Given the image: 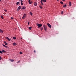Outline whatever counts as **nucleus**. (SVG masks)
<instances>
[{
  "instance_id": "nucleus-6",
  "label": "nucleus",
  "mask_w": 76,
  "mask_h": 76,
  "mask_svg": "<svg viewBox=\"0 0 76 76\" xmlns=\"http://www.w3.org/2000/svg\"><path fill=\"white\" fill-rule=\"evenodd\" d=\"M47 25L48 27H49V28H51V25H50V24L48 23H47Z\"/></svg>"
},
{
  "instance_id": "nucleus-32",
  "label": "nucleus",
  "mask_w": 76,
  "mask_h": 76,
  "mask_svg": "<svg viewBox=\"0 0 76 76\" xmlns=\"http://www.w3.org/2000/svg\"><path fill=\"white\" fill-rule=\"evenodd\" d=\"M1 58H2L0 56V60H1Z\"/></svg>"
},
{
  "instance_id": "nucleus-35",
  "label": "nucleus",
  "mask_w": 76,
  "mask_h": 76,
  "mask_svg": "<svg viewBox=\"0 0 76 76\" xmlns=\"http://www.w3.org/2000/svg\"><path fill=\"white\" fill-rule=\"evenodd\" d=\"M11 19H13V17H11Z\"/></svg>"
},
{
  "instance_id": "nucleus-14",
  "label": "nucleus",
  "mask_w": 76,
  "mask_h": 76,
  "mask_svg": "<svg viewBox=\"0 0 76 76\" xmlns=\"http://www.w3.org/2000/svg\"><path fill=\"white\" fill-rule=\"evenodd\" d=\"M66 4H65L63 6V7H66Z\"/></svg>"
},
{
  "instance_id": "nucleus-15",
  "label": "nucleus",
  "mask_w": 76,
  "mask_h": 76,
  "mask_svg": "<svg viewBox=\"0 0 76 76\" xmlns=\"http://www.w3.org/2000/svg\"><path fill=\"white\" fill-rule=\"evenodd\" d=\"M13 45H17L15 42H14L13 43Z\"/></svg>"
},
{
  "instance_id": "nucleus-31",
  "label": "nucleus",
  "mask_w": 76,
  "mask_h": 76,
  "mask_svg": "<svg viewBox=\"0 0 76 76\" xmlns=\"http://www.w3.org/2000/svg\"><path fill=\"white\" fill-rule=\"evenodd\" d=\"M63 11H62L61 12V15H63Z\"/></svg>"
},
{
  "instance_id": "nucleus-41",
  "label": "nucleus",
  "mask_w": 76,
  "mask_h": 76,
  "mask_svg": "<svg viewBox=\"0 0 76 76\" xmlns=\"http://www.w3.org/2000/svg\"><path fill=\"white\" fill-rule=\"evenodd\" d=\"M22 39V38H21V39Z\"/></svg>"
},
{
  "instance_id": "nucleus-25",
  "label": "nucleus",
  "mask_w": 76,
  "mask_h": 76,
  "mask_svg": "<svg viewBox=\"0 0 76 76\" xmlns=\"http://www.w3.org/2000/svg\"><path fill=\"white\" fill-rule=\"evenodd\" d=\"M2 45H3V46H4V47H6V46L4 44H3Z\"/></svg>"
},
{
  "instance_id": "nucleus-36",
  "label": "nucleus",
  "mask_w": 76,
  "mask_h": 76,
  "mask_svg": "<svg viewBox=\"0 0 76 76\" xmlns=\"http://www.w3.org/2000/svg\"><path fill=\"white\" fill-rule=\"evenodd\" d=\"M20 61H18L17 62V63H19Z\"/></svg>"
},
{
  "instance_id": "nucleus-23",
  "label": "nucleus",
  "mask_w": 76,
  "mask_h": 76,
  "mask_svg": "<svg viewBox=\"0 0 76 76\" xmlns=\"http://www.w3.org/2000/svg\"><path fill=\"white\" fill-rule=\"evenodd\" d=\"M23 2V1H21V5H23V3H22V2Z\"/></svg>"
},
{
  "instance_id": "nucleus-34",
  "label": "nucleus",
  "mask_w": 76,
  "mask_h": 76,
  "mask_svg": "<svg viewBox=\"0 0 76 76\" xmlns=\"http://www.w3.org/2000/svg\"><path fill=\"white\" fill-rule=\"evenodd\" d=\"M4 11L5 12H7V10H4Z\"/></svg>"
},
{
  "instance_id": "nucleus-7",
  "label": "nucleus",
  "mask_w": 76,
  "mask_h": 76,
  "mask_svg": "<svg viewBox=\"0 0 76 76\" xmlns=\"http://www.w3.org/2000/svg\"><path fill=\"white\" fill-rule=\"evenodd\" d=\"M21 9V6H19L17 9L18 11H19V10H20Z\"/></svg>"
},
{
  "instance_id": "nucleus-21",
  "label": "nucleus",
  "mask_w": 76,
  "mask_h": 76,
  "mask_svg": "<svg viewBox=\"0 0 76 76\" xmlns=\"http://www.w3.org/2000/svg\"><path fill=\"white\" fill-rule=\"evenodd\" d=\"M1 18H2V19H4V17H3V16L1 15Z\"/></svg>"
},
{
  "instance_id": "nucleus-29",
  "label": "nucleus",
  "mask_w": 76,
  "mask_h": 76,
  "mask_svg": "<svg viewBox=\"0 0 76 76\" xmlns=\"http://www.w3.org/2000/svg\"><path fill=\"white\" fill-rule=\"evenodd\" d=\"M20 54H22V52H20Z\"/></svg>"
},
{
  "instance_id": "nucleus-40",
  "label": "nucleus",
  "mask_w": 76,
  "mask_h": 76,
  "mask_svg": "<svg viewBox=\"0 0 76 76\" xmlns=\"http://www.w3.org/2000/svg\"><path fill=\"white\" fill-rule=\"evenodd\" d=\"M1 1V0H0V1Z\"/></svg>"
},
{
  "instance_id": "nucleus-4",
  "label": "nucleus",
  "mask_w": 76,
  "mask_h": 76,
  "mask_svg": "<svg viewBox=\"0 0 76 76\" xmlns=\"http://www.w3.org/2000/svg\"><path fill=\"white\" fill-rule=\"evenodd\" d=\"M43 28L45 31H47V27L46 26H45V25H43Z\"/></svg>"
},
{
  "instance_id": "nucleus-20",
  "label": "nucleus",
  "mask_w": 76,
  "mask_h": 76,
  "mask_svg": "<svg viewBox=\"0 0 76 76\" xmlns=\"http://www.w3.org/2000/svg\"><path fill=\"white\" fill-rule=\"evenodd\" d=\"M39 7L40 8V9H42V7L41 6H39Z\"/></svg>"
},
{
  "instance_id": "nucleus-12",
  "label": "nucleus",
  "mask_w": 76,
  "mask_h": 76,
  "mask_svg": "<svg viewBox=\"0 0 76 76\" xmlns=\"http://www.w3.org/2000/svg\"><path fill=\"white\" fill-rule=\"evenodd\" d=\"M0 32L1 33H3V31L1 29H0Z\"/></svg>"
},
{
  "instance_id": "nucleus-13",
  "label": "nucleus",
  "mask_w": 76,
  "mask_h": 76,
  "mask_svg": "<svg viewBox=\"0 0 76 76\" xmlns=\"http://www.w3.org/2000/svg\"><path fill=\"white\" fill-rule=\"evenodd\" d=\"M71 5H72V3L71 2L69 1V6H71Z\"/></svg>"
},
{
  "instance_id": "nucleus-22",
  "label": "nucleus",
  "mask_w": 76,
  "mask_h": 76,
  "mask_svg": "<svg viewBox=\"0 0 76 76\" xmlns=\"http://www.w3.org/2000/svg\"><path fill=\"white\" fill-rule=\"evenodd\" d=\"M13 39H16V38L15 37H13Z\"/></svg>"
},
{
  "instance_id": "nucleus-26",
  "label": "nucleus",
  "mask_w": 76,
  "mask_h": 76,
  "mask_svg": "<svg viewBox=\"0 0 76 76\" xmlns=\"http://www.w3.org/2000/svg\"><path fill=\"white\" fill-rule=\"evenodd\" d=\"M0 53L1 54H3V52L1 51H0Z\"/></svg>"
},
{
  "instance_id": "nucleus-18",
  "label": "nucleus",
  "mask_w": 76,
  "mask_h": 76,
  "mask_svg": "<svg viewBox=\"0 0 76 76\" xmlns=\"http://www.w3.org/2000/svg\"><path fill=\"white\" fill-rule=\"evenodd\" d=\"M30 15H31V16H32L33 14H32V12H30Z\"/></svg>"
},
{
  "instance_id": "nucleus-28",
  "label": "nucleus",
  "mask_w": 76,
  "mask_h": 76,
  "mask_svg": "<svg viewBox=\"0 0 76 76\" xmlns=\"http://www.w3.org/2000/svg\"><path fill=\"white\" fill-rule=\"evenodd\" d=\"M11 61H12V62H13V61H14V60H11Z\"/></svg>"
},
{
  "instance_id": "nucleus-10",
  "label": "nucleus",
  "mask_w": 76,
  "mask_h": 76,
  "mask_svg": "<svg viewBox=\"0 0 76 76\" xmlns=\"http://www.w3.org/2000/svg\"><path fill=\"white\" fill-rule=\"evenodd\" d=\"M34 6H37V3L34 2Z\"/></svg>"
},
{
  "instance_id": "nucleus-27",
  "label": "nucleus",
  "mask_w": 76,
  "mask_h": 76,
  "mask_svg": "<svg viewBox=\"0 0 76 76\" xmlns=\"http://www.w3.org/2000/svg\"><path fill=\"white\" fill-rule=\"evenodd\" d=\"M40 29H41V31H42V30H43V27L41 28Z\"/></svg>"
},
{
  "instance_id": "nucleus-11",
  "label": "nucleus",
  "mask_w": 76,
  "mask_h": 76,
  "mask_svg": "<svg viewBox=\"0 0 76 76\" xmlns=\"http://www.w3.org/2000/svg\"><path fill=\"white\" fill-rule=\"evenodd\" d=\"M4 44H5V45H7V42H6L4 41Z\"/></svg>"
},
{
  "instance_id": "nucleus-37",
  "label": "nucleus",
  "mask_w": 76,
  "mask_h": 76,
  "mask_svg": "<svg viewBox=\"0 0 76 76\" xmlns=\"http://www.w3.org/2000/svg\"><path fill=\"white\" fill-rule=\"evenodd\" d=\"M34 53H36L35 50H34Z\"/></svg>"
},
{
  "instance_id": "nucleus-16",
  "label": "nucleus",
  "mask_w": 76,
  "mask_h": 76,
  "mask_svg": "<svg viewBox=\"0 0 76 76\" xmlns=\"http://www.w3.org/2000/svg\"><path fill=\"white\" fill-rule=\"evenodd\" d=\"M2 53H6V51L4 50H2Z\"/></svg>"
},
{
  "instance_id": "nucleus-2",
  "label": "nucleus",
  "mask_w": 76,
  "mask_h": 76,
  "mask_svg": "<svg viewBox=\"0 0 76 76\" xmlns=\"http://www.w3.org/2000/svg\"><path fill=\"white\" fill-rule=\"evenodd\" d=\"M26 18V14H25L23 15L22 18L23 19H25Z\"/></svg>"
},
{
  "instance_id": "nucleus-3",
  "label": "nucleus",
  "mask_w": 76,
  "mask_h": 76,
  "mask_svg": "<svg viewBox=\"0 0 76 76\" xmlns=\"http://www.w3.org/2000/svg\"><path fill=\"white\" fill-rule=\"evenodd\" d=\"M37 26H38V28H39L40 27H41L42 25L41 24H38L37 25Z\"/></svg>"
},
{
  "instance_id": "nucleus-39",
  "label": "nucleus",
  "mask_w": 76,
  "mask_h": 76,
  "mask_svg": "<svg viewBox=\"0 0 76 76\" xmlns=\"http://www.w3.org/2000/svg\"><path fill=\"white\" fill-rule=\"evenodd\" d=\"M63 0V1H65V0Z\"/></svg>"
},
{
  "instance_id": "nucleus-1",
  "label": "nucleus",
  "mask_w": 76,
  "mask_h": 76,
  "mask_svg": "<svg viewBox=\"0 0 76 76\" xmlns=\"http://www.w3.org/2000/svg\"><path fill=\"white\" fill-rule=\"evenodd\" d=\"M43 2L44 3H45L46 2V0H41V4H42V5H43V3H42Z\"/></svg>"
},
{
  "instance_id": "nucleus-5",
  "label": "nucleus",
  "mask_w": 76,
  "mask_h": 76,
  "mask_svg": "<svg viewBox=\"0 0 76 76\" xmlns=\"http://www.w3.org/2000/svg\"><path fill=\"white\" fill-rule=\"evenodd\" d=\"M28 2L29 4H31L33 3V2L32 1H31V0H28Z\"/></svg>"
},
{
  "instance_id": "nucleus-24",
  "label": "nucleus",
  "mask_w": 76,
  "mask_h": 76,
  "mask_svg": "<svg viewBox=\"0 0 76 76\" xmlns=\"http://www.w3.org/2000/svg\"><path fill=\"white\" fill-rule=\"evenodd\" d=\"M60 3L62 4H63V2L62 1L60 2Z\"/></svg>"
},
{
  "instance_id": "nucleus-30",
  "label": "nucleus",
  "mask_w": 76,
  "mask_h": 76,
  "mask_svg": "<svg viewBox=\"0 0 76 76\" xmlns=\"http://www.w3.org/2000/svg\"><path fill=\"white\" fill-rule=\"evenodd\" d=\"M30 23V22H28V25H29V23Z\"/></svg>"
},
{
  "instance_id": "nucleus-8",
  "label": "nucleus",
  "mask_w": 76,
  "mask_h": 76,
  "mask_svg": "<svg viewBox=\"0 0 76 76\" xmlns=\"http://www.w3.org/2000/svg\"><path fill=\"white\" fill-rule=\"evenodd\" d=\"M21 9L23 10L25 9H26V7L22 6Z\"/></svg>"
},
{
  "instance_id": "nucleus-19",
  "label": "nucleus",
  "mask_w": 76,
  "mask_h": 76,
  "mask_svg": "<svg viewBox=\"0 0 76 76\" xmlns=\"http://www.w3.org/2000/svg\"><path fill=\"white\" fill-rule=\"evenodd\" d=\"M31 28H32V27H28V29H29L30 30H31Z\"/></svg>"
},
{
  "instance_id": "nucleus-17",
  "label": "nucleus",
  "mask_w": 76,
  "mask_h": 76,
  "mask_svg": "<svg viewBox=\"0 0 76 76\" xmlns=\"http://www.w3.org/2000/svg\"><path fill=\"white\" fill-rule=\"evenodd\" d=\"M19 3H20V2H17L16 3V5H18V4H19Z\"/></svg>"
},
{
  "instance_id": "nucleus-9",
  "label": "nucleus",
  "mask_w": 76,
  "mask_h": 76,
  "mask_svg": "<svg viewBox=\"0 0 76 76\" xmlns=\"http://www.w3.org/2000/svg\"><path fill=\"white\" fill-rule=\"evenodd\" d=\"M6 38L8 39V40L9 41H10V39L9 38H8V37H6Z\"/></svg>"
},
{
  "instance_id": "nucleus-33",
  "label": "nucleus",
  "mask_w": 76,
  "mask_h": 76,
  "mask_svg": "<svg viewBox=\"0 0 76 76\" xmlns=\"http://www.w3.org/2000/svg\"><path fill=\"white\" fill-rule=\"evenodd\" d=\"M6 48H9L8 47H7V46H6Z\"/></svg>"
},
{
  "instance_id": "nucleus-38",
  "label": "nucleus",
  "mask_w": 76,
  "mask_h": 76,
  "mask_svg": "<svg viewBox=\"0 0 76 76\" xmlns=\"http://www.w3.org/2000/svg\"><path fill=\"white\" fill-rule=\"evenodd\" d=\"M19 1H22V0H19Z\"/></svg>"
}]
</instances>
